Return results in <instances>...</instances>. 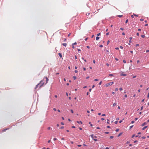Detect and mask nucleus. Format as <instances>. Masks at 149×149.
Segmentation results:
<instances>
[{
	"label": "nucleus",
	"instance_id": "c756f323",
	"mask_svg": "<svg viewBox=\"0 0 149 149\" xmlns=\"http://www.w3.org/2000/svg\"><path fill=\"white\" fill-rule=\"evenodd\" d=\"M120 29L122 31H123L124 30V29L123 28H120Z\"/></svg>",
	"mask_w": 149,
	"mask_h": 149
},
{
	"label": "nucleus",
	"instance_id": "39448f33",
	"mask_svg": "<svg viewBox=\"0 0 149 149\" xmlns=\"http://www.w3.org/2000/svg\"><path fill=\"white\" fill-rule=\"evenodd\" d=\"M77 122L78 123H79H79H81V124H82V122L81 121H77Z\"/></svg>",
	"mask_w": 149,
	"mask_h": 149
},
{
	"label": "nucleus",
	"instance_id": "412c9836",
	"mask_svg": "<svg viewBox=\"0 0 149 149\" xmlns=\"http://www.w3.org/2000/svg\"><path fill=\"white\" fill-rule=\"evenodd\" d=\"M133 127V125H132L130 127V129H131Z\"/></svg>",
	"mask_w": 149,
	"mask_h": 149
},
{
	"label": "nucleus",
	"instance_id": "0e129e2a",
	"mask_svg": "<svg viewBox=\"0 0 149 149\" xmlns=\"http://www.w3.org/2000/svg\"><path fill=\"white\" fill-rule=\"evenodd\" d=\"M116 120H119V118H116Z\"/></svg>",
	"mask_w": 149,
	"mask_h": 149
},
{
	"label": "nucleus",
	"instance_id": "e2e57ef3",
	"mask_svg": "<svg viewBox=\"0 0 149 149\" xmlns=\"http://www.w3.org/2000/svg\"><path fill=\"white\" fill-rule=\"evenodd\" d=\"M107 128H110V126H107Z\"/></svg>",
	"mask_w": 149,
	"mask_h": 149
},
{
	"label": "nucleus",
	"instance_id": "4468645a",
	"mask_svg": "<svg viewBox=\"0 0 149 149\" xmlns=\"http://www.w3.org/2000/svg\"><path fill=\"white\" fill-rule=\"evenodd\" d=\"M89 124H90V126H93V125H92V124H91V122H89Z\"/></svg>",
	"mask_w": 149,
	"mask_h": 149
},
{
	"label": "nucleus",
	"instance_id": "f3484780",
	"mask_svg": "<svg viewBox=\"0 0 149 149\" xmlns=\"http://www.w3.org/2000/svg\"><path fill=\"white\" fill-rule=\"evenodd\" d=\"M99 39V38L98 36H97L96 37V40H98Z\"/></svg>",
	"mask_w": 149,
	"mask_h": 149
},
{
	"label": "nucleus",
	"instance_id": "ea45409f",
	"mask_svg": "<svg viewBox=\"0 0 149 149\" xmlns=\"http://www.w3.org/2000/svg\"><path fill=\"white\" fill-rule=\"evenodd\" d=\"M61 124L62 125H64V123H63V122H61Z\"/></svg>",
	"mask_w": 149,
	"mask_h": 149
},
{
	"label": "nucleus",
	"instance_id": "4d7b16f0",
	"mask_svg": "<svg viewBox=\"0 0 149 149\" xmlns=\"http://www.w3.org/2000/svg\"><path fill=\"white\" fill-rule=\"evenodd\" d=\"M143 109V106H142L141 109V110H142Z\"/></svg>",
	"mask_w": 149,
	"mask_h": 149
},
{
	"label": "nucleus",
	"instance_id": "c03bdc74",
	"mask_svg": "<svg viewBox=\"0 0 149 149\" xmlns=\"http://www.w3.org/2000/svg\"><path fill=\"white\" fill-rule=\"evenodd\" d=\"M136 47H138L139 46V45L138 44H136Z\"/></svg>",
	"mask_w": 149,
	"mask_h": 149
},
{
	"label": "nucleus",
	"instance_id": "052dcab7",
	"mask_svg": "<svg viewBox=\"0 0 149 149\" xmlns=\"http://www.w3.org/2000/svg\"><path fill=\"white\" fill-rule=\"evenodd\" d=\"M115 49L116 50H118L119 49V48L118 47H116L115 48Z\"/></svg>",
	"mask_w": 149,
	"mask_h": 149
},
{
	"label": "nucleus",
	"instance_id": "393cba45",
	"mask_svg": "<svg viewBox=\"0 0 149 149\" xmlns=\"http://www.w3.org/2000/svg\"><path fill=\"white\" fill-rule=\"evenodd\" d=\"M110 139H113V136H111L110 137Z\"/></svg>",
	"mask_w": 149,
	"mask_h": 149
},
{
	"label": "nucleus",
	"instance_id": "79ce46f5",
	"mask_svg": "<svg viewBox=\"0 0 149 149\" xmlns=\"http://www.w3.org/2000/svg\"><path fill=\"white\" fill-rule=\"evenodd\" d=\"M53 109L55 111H56V109L55 108H53Z\"/></svg>",
	"mask_w": 149,
	"mask_h": 149
},
{
	"label": "nucleus",
	"instance_id": "6e6552de",
	"mask_svg": "<svg viewBox=\"0 0 149 149\" xmlns=\"http://www.w3.org/2000/svg\"><path fill=\"white\" fill-rule=\"evenodd\" d=\"M58 55H59V56L60 57V58L62 57V55H61V53H59L58 54Z\"/></svg>",
	"mask_w": 149,
	"mask_h": 149
},
{
	"label": "nucleus",
	"instance_id": "a19ab883",
	"mask_svg": "<svg viewBox=\"0 0 149 149\" xmlns=\"http://www.w3.org/2000/svg\"><path fill=\"white\" fill-rule=\"evenodd\" d=\"M109 42H110V41L109 40H108L107 41V45H108L109 44Z\"/></svg>",
	"mask_w": 149,
	"mask_h": 149
},
{
	"label": "nucleus",
	"instance_id": "49530a36",
	"mask_svg": "<svg viewBox=\"0 0 149 149\" xmlns=\"http://www.w3.org/2000/svg\"><path fill=\"white\" fill-rule=\"evenodd\" d=\"M100 33H99L98 34H97V35L98 36H100Z\"/></svg>",
	"mask_w": 149,
	"mask_h": 149
},
{
	"label": "nucleus",
	"instance_id": "aec40b11",
	"mask_svg": "<svg viewBox=\"0 0 149 149\" xmlns=\"http://www.w3.org/2000/svg\"><path fill=\"white\" fill-rule=\"evenodd\" d=\"M70 111L72 113H73V111L72 109H71Z\"/></svg>",
	"mask_w": 149,
	"mask_h": 149
},
{
	"label": "nucleus",
	"instance_id": "3c124183",
	"mask_svg": "<svg viewBox=\"0 0 149 149\" xmlns=\"http://www.w3.org/2000/svg\"><path fill=\"white\" fill-rule=\"evenodd\" d=\"M128 21V19H127L125 21V23H127Z\"/></svg>",
	"mask_w": 149,
	"mask_h": 149
},
{
	"label": "nucleus",
	"instance_id": "5701e85b",
	"mask_svg": "<svg viewBox=\"0 0 149 149\" xmlns=\"http://www.w3.org/2000/svg\"><path fill=\"white\" fill-rule=\"evenodd\" d=\"M133 15L135 16H136V17H138V15H136V14H133Z\"/></svg>",
	"mask_w": 149,
	"mask_h": 149
},
{
	"label": "nucleus",
	"instance_id": "473e14b6",
	"mask_svg": "<svg viewBox=\"0 0 149 149\" xmlns=\"http://www.w3.org/2000/svg\"><path fill=\"white\" fill-rule=\"evenodd\" d=\"M98 79H95V80H94V81H98Z\"/></svg>",
	"mask_w": 149,
	"mask_h": 149
},
{
	"label": "nucleus",
	"instance_id": "0eeeda50",
	"mask_svg": "<svg viewBox=\"0 0 149 149\" xmlns=\"http://www.w3.org/2000/svg\"><path fill=\"white\" fill-rule=\"evenodd\" d=\"M62 45L63 46H64L65 47H66L67 46V44L66 43H63L62 44Z\"/></svg>",
	"mask_w": 149,
	"mask_h": 149
},
{
	"label": "nucleus",
	"instance_id": "b1692460",
	"mask_svg": "<svg viewBox=\"0 0 149 149\" xmlns=\"http://www.w3.org/2000/svg\"><path fill=\"white\" fill-rule=\"evenodd\" d=\"M119 131V129H116V132H118Z\"/></svg>",
	"mask_w": 149,
	"mask_h": 149
},
{
	"label": "nucleus",
	"instance_id": "9d476101",
	"mask_svg": "<svg viewBox=\"0 0 149 149\" xmlns=\"http://www.w3.org/2000/svg\"><path fill=\"white\" fill-rule=\"evenodd\" d=\"M91 137L93 139H94V135L93 134H92L91 135Z\"/></svg>",
	"mask_w": 149,
	"mask_h": 149
},
{
	"label": "nucleus",
	"instance_id": "338daca9",
	"mask_svg": "<svg viewBox=\"0 0 149 149\" xmlns=\"http://www.w3.org/2000/svg\"><path fill=\"white\" fill-rule=\"evenodd\" d=\"M106 65L108 66H109V64L108 63H107L106 64Z\"/></svg>",
	"mask_w": 149,
	"mask_h": 149
},
{
	"label": "nucleus",
	"instance_id": "603ef678",
	"mask_svg": "<svg viewBox=\"0 0 149 149\" xmlns=\"http://www.w3.org/2000/svg\"><path fill=\"white\" fill-rule=\"evenodd\" d=\"M7 130V129H5V130H3L2 131H3V132H5L6 130Z\"/></svg>",
	"mask_w": 149,
	"mask_h": 149
},
{
	"label": "nucleus",
	"instance_id": "cd10ccee",
	"mask_svg": "<svg viewBox=\"0 0 149 149\" xmlns=\"http://www.w3.org/2000/svg\"><path fill=\"white\" fill-rule=\"evenodd\" d=\"M123 62L124 63H126V61L125 60H123Z\"/></svg>",
	"mask_w": 149,
	"mask_h": 149
},
{
	"label": "nucleus",
	"instance_id": "69168bd1",
	"mask_svg": "<svg viewBox=\"0 0 149 149\" xmlns=\"http://www.w3.org/2000/svg\"><path fill=\"white\" fill-rule=\"evenodd\" d=\"M93 63H95V60H93Z\"/></svg>",
	"mask_w": 149,
	"mask_h": 149
},
{
	"label": "nucleus",
	"instance_id": "7ed1b4c3",
	"mask_svg": "<svg viewBox=\"0 0 149 149\" xmlns=\"http://www.w3.org/2000/svg\"><path fill=\"white\" fill-rule=\"evenodd\" d=\"M147 124V123L146 122H144L141 125L142 126H143Z\"/></svg>",
	"mask_w": 149,
	"mask_h": 149
},
{
	"label": "nucleus",
	"instance_id": "f704fd0d",
	"mask_svg": "<svg viewBox=\"0 0 149 149\" xmlns=\"http://www.w3.org/2000/svg\"><path fill=\"white\" fill-rule=\"evenodd\" d=\"M142 138L143 139H145L146 138V137H145V136H142Z\"/></svg>",
	"mask_w": 149,
	"mask_h": 149
},
{
	"label": "nucleus",
	"instance_id": "4c0bfd02",
	"mask_svg": "<svg viewBox=\"0 0 149 149\" xmlns=\"http://www.w3.org/2000/svg\"><path fill=\"white\" fill-rule=\"evenodd\" d=\"M135 136V134H133V135H132V138H133V137H134V136Z\"/></svg>",
	"mask_w": 149,
	"mask_h": 149
},
{
	"label": "nucleus",
	"instance_id": "ddd939ff",
	"mask_svg": "<svg viewBox=\"0 0 149 149\" xmlns=\"http://www.w3.org/2000/svg\"><path fill=\"white\" fill-rule=\"evenodd\" d=\"M141 37L142 38H144L145 37V36L144 35H141Z\"/></svg>",
	"mask_w": 149,
	"mask_h": 149
},
{
	"label": "nucleus",
	"instance_id": "a211bd4d",
	"mask_svg": "<svg viewBox=\"0 0 149 149\" xmlns=\"http://www.w3.org/2000/svg\"><path fill=\"white\" fill-rule=\"evenodd\" d=\"M123 16V15H118V16L119 17H122V16Z\"/></svg>",
	"mask_w": 149,
	"mask_h": 149
},
{
	"label": "nucleus",
	"instance_id": "c9c22d12",
	"mask_svg": "<svg viewBox=\"0 0 149 149\" xmlns=\"http://www.w3.org/2000/svg\"><path fill=\"white\" fill-rule=\"evenodd\" d=\"M109 32H108V33H106V35L107 36V35H109Z\"/></svg>",
	"mask_w": 149,
	"mask_h": 149
},
{
	"label": "nucleus",
	"instance_id": "8fccbe9b",
	"mask_svg": "<svg viewBox=\"0 0 149 149\" xmlns=\"http://www.w3.org/2000/svg\"><path fill=\"white\" fill-rule=\"evenodd\" d=\"M138 118H135V120L136 121V120H138Z\"/></svg>",
	"mask_w": 149,
	"mask_h": 149
},
{
	"label": "nucleus",
	"instance_id": "680f3d73",
	"mask_svg": "<svg viewBox=\"0 0 149 149\" xmlns=\"http://www.w3.org/2000/svg\"><path fill=\"white\" fill-rule=\"evenodd\" d=\"M87 88V86H84V87H83V88Z\"/></svg>",
	"mask_w": 149,
	"mask_h": 149
},
{
	"label": "nucleus",
	"instance_id": "2eb2a0df",
	"mask_svg": "<svg viewBox=\"0 0 149 149\" xmlns=\"http://www.w3.org/2000/svg\"><path fill=\"white\" fill-rule=\"evenodd\" d=\"M76 44H77V43L76 42H75L74 43H73L72 44V46H73L74 45H75Z\"/></svg>",
	"mask_w": 149,
	"mask_h": 149
},
{
	"label": "nucleus",
	"instance_id": "37998d69",
	"mask_svg": "<svg viewBox=\"0 0 149 149\" xmlns=\"http://www.w3.org/2000/svg\"><path fill=\"white\" fill-rule=\"evenodd\" d=\"M102 120H104V119L103 118H102L101 119Z\"/></svg>",
	"mask_w": 149,
	"mask_h": 149
},
{
	"label": "nucleus",
	"instance_id": "bf43d9fd",
	"mask_svg": "<svg viewBox=\"0 0 149 149\" xmlns=\"http://www.w3.org/2000/svg\"><path fill=\"white\" fill-rule=\"evenodd\" d=\"M70 34H71V33H69V34H68V37L70 36Z\"/></svg>",
	"mask_w": 149,
	"mask_h": 149
},
{
	"label": "nucleus",
	"instance_id": "f8f14e48",
	"mask_svg": "<svg viewBox=\"0 0 149 149\" xmlns=\"http://www.w3.org/2000/svg\"><path fill=\"white\" fill-rule=\"evenodd\" d=\"M73 78L74 79H76V76H73Z\"/></svg>",
	"mask_w": 149,
	"mask_h": 149
},
{
	"label": "nucleus",
	"instance_id": "5fc2aeb1",
	"mask_svg": "<svg viewBox=\"0 0 149 149\" xmlns=\"http://www.w3.org/2000/svg\"><path fill=\"white\" fill-rule=\"evenodd\" d=\"M83 70H84V71H85V70H86V68H83Z\"/></svg>",
	"mask_w": 149,
	"mask_h": 149
},
{
	"label": "nucleus",
	"instance_id": "6e6d98bb",
	"mask_svg": "<svg viewBox=\"0 0 149 149\" xmlns=\"http://www.w3.org/2000/svg\"><path fill=\"white\" fill-rule=\"evenodd\" d=\"M117 123H118V121H115V123L116 124H117Z\"/></svg>",
	"mask_w": 149,
	"mask_h": 149
},
{
	"label": "nucleus",
	"instance_id": "7c9ffc66",
	"mask_svg": "<svg viewBox=\"0 0 149 149\" xmlns=\"http://www.w3.org/2000/svg\"><path fill=\"white\" fill-rule=\"evenodd\" d=\"M122 90H123V89H122V88H119V90L120 91H122Z\"/></svg>",
	"mask_w": 149,
	"mask_h": 149
},
{
	"label": "nucleus",
	"instance_id": "9b49d317",
	"mask_svg": "<svg viewBox=\"0 0 149 149\" xmlns=\"http://www.w3.org/2000/svg\"><path fill=\"white\" fill-rule=\"evenodd\" d=\"M122 134V133H120L118 135V136L119 137Z\"/></svg>",
	"mask_w": 149,
	"mask_h": 149
},
{
	"label": "nucleus",
	"instance_id": "f257e3e1",
	"mask_svg": "<svg viewBox=\"0 0 149 149\" xmlns=\"http://www.w3.org/2000/svg\"><path fill=\"white\" fill-rule=\"evenodd\" d=\"M43 81H40V83L38 84L37 85H36V87L35 88V89H36L38 87H39L40 88L44 84V83L43 82Z\"/></svg>",
	"mask_w": 149,
	"mask_h": 149
},
{
	"label": "nucleus",
	"instance_id": "72a5a7b5",
	"mask_svg": "<svg viewBox=\"0 0 149 149\" xmlns=\"http://www.w3.org/2000/svg\"><path fill=\"white\" fill-rule=\"evenodd\" d=\"M134 123V121H131V123H132V124H133V123Z\"/></svg>",
	"mask_w": 149,
	"mask_h": 149
},
{
	"label": "nucleus",
	"instance_id": "c85d7f7f",
	"mask_svg": "<svg viewBox=\"0 0 149 149\" xmlns=\"http://www.w3.org/2000/svg\"><path fill=\"white\" fill-rule=\"evenodd\" d=\"M51 129V127H49L47 128V129L49 130H50Z\"/></svg>",
	"mask_w": 149,
	"mask_h": 149
},
{
	"label": "nucleus",
	"instance_id": "2f4dec72",
	"mask_svg": "<svg viewBox=\"0 0 149 149\" xmlns=\"http://www.w3.org/2000/svg\"><path fill=\"white\" fill-rule=\"evenodd\" d=\"M100 47H103V45H100Z\"/></svg>",
	"mask_w": 149,
	"mask_h": 149
},
{
	"label": "nucleus",
	"instance_id": "13d9d810",
	"mask_svg": "<svg viewBox=\"0 0 149 149\" xmlns=\"http://www.w3.org/2000/svg\"><path fill=\"white\" fill-rule=\"evenodd\" d=\"M74 72L75 73H77L78 72V71L77 70H75L74 71Z\"/></svg>",
	"mask_w": 149,
	"mask_h": 149
},
{
	"label": "nucleus",
	"instance_id": "1a4fd4ad",
	"mask_svg": "<svg viewBox=\"0 0 149 149\" xmlns=\"http://www.w3.org/2000/svg\"><path fill=\"white\" fill-rule=\"evenodd\" d=\"M116 103L115 102L113 104V107H115L116 106Z\"/></svg>",
	"mask_w": 149,
	"mask_h": 149
},
{
	"label": "nucleus",
	"instance_id": "774afa93",
	"mask_svg": "<svg viewBox=\"0 0 149 149\" xmlns=\"http://www.w3.org/2000/svg\"><path fill=\"white\" fill-rule=\"evenodd\" d=\"M146 52H149V50H147L146 51Z\"/></svg>",
	"mask_w": 149,
	"mask_h": 149
},
{
	"label": "nucleus",
	"instance_id": "09e8293b",
	"mask_svg": "<svg viewBox=\"0 0 149 149\" xmlns=\"http://www.w3.org/2000/svg\"><path fill=\"white\" fill-rule=\"evenodd\" d=\"M149 97V93H148V95H147V97L148 98Z\"/></svg>",
	"mask_w": 149,
	"mask_h": 149
},
{
	"label": "nucleus",
	"instance_id": "dca6fc26",
	"mask_svg": "<svg viewBox=\"0 0 149 149\" xmlns=\"http://www.w3.org/2000/svg\"><path fill=\"white\" fill-rule=\"evenodd\" d=\"M115 91H118V89L117 88H116L115 89Z\"/></svg>",
	"mask_w": 149,
	"mask_h": 149
},
{
	"label": "nucleus",
	"instance_id": "e433bc0d",
	"mask_svg": "<svg viewBox=\"0 0 149 149\" xmlns=\"http://www.w3.org/2000/svg\"><path fill=\"white\" fill-rule=\"evenodd\" d=\"M102 81H100V82L99 83V85H101V84H102Z\"/></svg>",
	"mask_w": 149,
	"mask_h": 149
},
{
	"label": "nucleus",
	"instance_id": "bb28decb",
	"mask_svg": "<svg viewBox=\"0 0 149 149\" xmlns=\"http://www.w3.org/2000/svg\"><path fill=\"white\" fill-rule=\"evenodd\" d=\"M120 48L121 49H123V47L122 46H120Z\"/></svg>",
	"mask_w": 149,
	"mask_h": 149
},
{
	"label": "nucleus",
	"instance_id": "f03ea898",
	"mask_svg": "<svg viewBox=\"0 0 149 149\" xmlns=\"http://www.w3.org/2000/svg\"><path fill=\"white\" fill-rule=\"evenodd\" d=\"M113 84V82H109V83L105 85V86L106 87H108L109 86L112 84Z\"/></svg>",
	"mask_w": 149,
	"mask_h": 149
},
{
	"label": "nucleus",
	"instance_id": "864d4df0",
	"mask_svg": "<svg viewBox=\"0 0 149 149\" xmlns=\"http://www.w3.org/2000/svg\"><path fill=\"white\" fill-rule=\"evenodd\" d=\"M122 34L123 35H125V33L124 32H123V33H122Z\"/></svg>",
	"mask_w": 149,
	"mask_h": 149
},
{
	"label": "nucleus",
	"instance_id": "4be33fe9",
	"mask_svg": "<svg viewBox=\"0 0 149 149\" xmlns=\"http://www.w3.org/2000/svg\"><path fill=\"white\" fill-rule=\"evenodd\" d=\"M93 140L95 141H97V140L96 139H93Z\"/></svg>",
	"mask_w": 149,
	"mask_h": 149
},
{
	"label": "nucleus",
	"instance_id": "423d86ee",
	"mask_svg": "<svg viewBox=\"0 0 149 149\" xmlns=\"http://www.w3.org/2000/svg\"><path fill=\"white\" fill-rule=\"evenodd\" d=\"M148 126H145L144 127H143L142 128V130H144L145 129H146L147 127Z\"/></svg>",
	"mask_w": 149,
	"mask_h": 149
},
{
	"label": "nucleus",
	"instance_id": "6ab92c4d",
	"mask_svg": "<svg viewBox=\"0 0 149 149\" xmlns=\"http://www.w3.org/2000/svg\"><path fill=\"white\" fill-rule=\"evenodd\" d=\"M144 20L143 19L141 18L140 19V21H143Z\"/></svg>",
	"mask_w": 149,
	"mask_h": 149
},
{
	"label": "nucleus",
	"instance_id": "a18cd8bd",
	"mask_svg": "<svg viewBox=\"0 0 149 149\" xmlns=\"http://www.w3.org/2000/svg\"><path fill=\"white\" fill-rule=\"evenodd\" d=\"M105 116V114H103L102 115V116Z\"/></svg>",
	"mask_w": 149,
	"mask_h": 149
},
{
	"label": "nucleus",
	"instance_id": "a878e982",
	"mask_svg": "<svg viewBox=\"0 0 149 149\" xmlns=\"http://www.w3.org/2000/svg\"><path fill=\"white\" fill-rule=\"evenodd\" d=\"M109 76H113V75L112 74H110L109 75Z\"/></svg>",
	"mask_w": 149,
	"mask_h": 149
},
{
	"label": "nucleus",
	"instance_id": "de8ad7c7",
	"mask_svg": "<svg viewBox=\"0 0 149 149\" xmlns=\"http://www.w3.org/2000/svg\"><path fill=\"white\" fill-rule=\"evenodd\" d=\"M57 140V139H56V138H54V141H55V140Z\"/></svg>",
	"mask_w": 149,
	"mask_h": 149
},
{
	"label": "nucleus",
	"instance_id": "58836bf2",
	"mask_svg": "<svg viewBox=\"0 0 149 149\" xmlns=\"http://www.w3.org/2000/svg\"><path fill=\"white\" fill-rule=\"evenodd\" d=\"M46 79L47 80V81L48 80V78L47 77H46Z\"/></svg>",
	"mask_w": 149,
	"mask_h": 149
},
{
	"label": "nucleus",
	"instance_id": "20e7f679",
	"mask_svg": "<svg viewBox=\"0 0 149 149\" xmlns=\"http://www.w3.org/2000/svg\"><path fill=\"white\" fill-rule=\"evenodd\" d=\"M120 75L121 76H126L127 75V74H125L121 73L120 74Z\"/></svg>",
	"mask_w": 149,
	"mask_h": 149
}]
</instances>
